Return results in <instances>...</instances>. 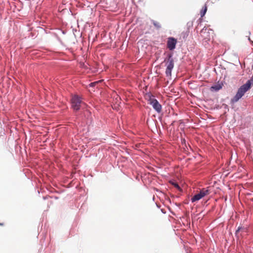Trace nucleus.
I'll return each mask as SVG.
<instances>
[{"label":"nucleus","mask_w":253,"mask_h":253,"mask_svg":"<svg viewBox=\"0 0 253 253\" xmlns=\"http://www.w3.org/2000/svg\"><path fill=\"white\" fill-rule=\"evenodd\" d=\"M211 191L209 189V188H203L202 189L199 193L195 194L192 198L191 202L192 203H194L197 202L202 198L206 196L209 195L211 193Z\"/></svg>","instance_id":"obj_4"},{"label":"nucleus","mask_w":253,"mask_h":253,"mask_svg":"<svg viewBox=\"0 0 253 253\" xmlns=\"http://www.w3.org/2000/svg\"><path fill=\"white\" fill-rule=\"evenodd\" d=\"M152 22L156 28L158 29L161 28V26L159 22L156 21L155 20H152Z\"/></svg>","instance_id":"obj_10"},{"label":"nucleus","mask_w":253,"mask_h":253,"mask_svg":"<svg viewBox=\"0 0 253 253\" xmlns=\"http://www.w3.org/2000/svg\"><path fill=\"white\" fill-rule=\"evenodd\" d=\"M177 43V40L173 37H169L167 41V47L170 50H172L175 48Z\"/></svg>","instance_id":"obj_6"},{"label":"nucleus","mask_w":253,"mask_h":253,"mask_svg":"<svg viewBox=\"0 0 253 253\" xmlns=\"http://www.w3.org/2000/svg\"><path fill=\"white\" fill-rule=\"evenodd\" d=\"M145 97L146 99L148 100L149 103L152 106L153 108L158 113H160L162 111V105L155 98V97L150 94H146Z\"/></svg>","instance_id":"obj_2"},{"label":"nucleus","mask_w":253,"mask_h":253,"mask_svg":"<svg viewBox=\"0 0 253 253\" xmlns=\"http://www.w3.org/2000/svg\"><path fill=\"white\" fill-rule=\"evenodd\" d=\"M207 11V6L205 4L200 11V15H201V17H203V16H204Z\"/></svg>","instance_id":"obj_9"},{"label":"nucleus","mask_w":253,"mask_h":253,"mask_svg":"<svg viewBox=\"0 0 253 253\" xmlns=\"http://www.w3.org/2000/svg\"><path fill=\"white\" fill-rule=\"evenodd\" d=\"M165 61L167 67L166 75L167 77H170L171 76V71L174 67V60L172 57V55L169 54L168 58Z\"/></svg>","instance_id":"obj_3"},{"label":"nucleus","mask_w":253,"mask_h":253,"mask_svg":"<svg viewBox=\"0 0 253 253\" xmlns=\"http://www.w3.org/2000/svg\"><path fill=\"white\" fill-rule=\"evenodd\" d=\"M0 226H3V223H0Z\"/></svg>","instance_id":"obj_13"},{"label":"nucleus","mask_w":253,"mask_h":253,"mask_svg":"<svg viewBox=\"0 0 253 253\" xmlns=\"http://www.w3.org/2000/svg\"><path fill=\"white\" fill-rule=\"evenodd\" d=\"M222 88V85L217 84L212 86L211 88V90L218 91Z\"/></svg>","instance_id":"obj_8"},{"label":"nucleus","mask_w":253,"mask_h":253,"mask_svg":"<svg viewBox=\"0 0 253 253\" xmlns=\"http://www.w3.org/2000/svg\"><path fill=\"white\" fill-rule=\"evenodd\" d=\"M71 102L73 108L77 111L80 109L81 104L83 103L81 98L77 95H75L72 97Z\"/></svg>","instance_id":"obj_5"},{"label":"nucleus","mask_w":253,"mask_h":253,"mask_svg":"<svg viewBox=\"0 0 253 253\" xmlns=\"http://www.w3.org/2000/svg\"><path fill=\"white\" fill-rule=\"evenodd\" d=\"M98 83V82H93V83H91L89 84V85L90 86H95L96 84H97Z\"/></svg>","instance_id":"obj_12"},{"label":"nucleus","mask_w":253,"mask_h":253,"mask_svg":"<svg viewBox=\"0 0 253 253\" xmlns=\"http://www.w3.org/2000/svg\"><path fill=\"white\" fill-rule=\"evenodd\" d=\"M253 83L251 81H248L247 83L242 85L238 90L235 96L231 99V101L233 103L237 102L245 93L248 91L251 88Z\"/></svg>","instance_id":"obj_1"},{"label":"nucleus","mask_w":253,"mask_h":253,"mask_svg":"<svg viewBox=\"0 0 253 253\" xmlns=\"http://www.w3.org/2000/svg\"><path fill=\"white\" fill-rule=\"evenodd\" d=\"M210 29L204 28L200 32V35L205 40L210 39Z\"/></svg>","instance_id":"obj_7"},{"label":"nucleus","mask_w":253,"mask_h":253,"mask_svg":"<svg viewBox=\"0 0 253 253\" xmlns=\"http://www.w3.org/2000/svg\"><path fill=\"white\" fill-rule=\"evenodd\" d=\"M172 184L176 188H177L178 190H180V191H181V188L179 187V186L178 185V184L176 183V182H172Z\"/></svg>","instance_id":"obj_11"}]
</instances>
